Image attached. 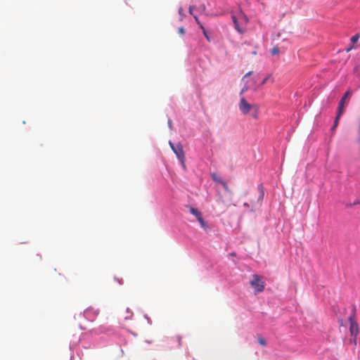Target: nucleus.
Segmentation results:
<instances>
[{"label": "nucleus", "instance_id": "obj_24", "mask_svg": "<svg viewBox=\"0 0 360 360\" xmlns=\"http://www.w3.org/2000/svg\"><path fill=\"white\" fill-rule=\"evenodd\" d=\"M189 11H190L191 13H192V11H193V7L192 6L189 7Z\"/></svg>", "mask_w": 360, "mask_h": 360}, {"label": "nucleus", "instance_id": "obj_30", "mask_svg": "<svg viewBox=\"0 0 360 360\" xmlns=\"http://www.w3.org/2000/svg\"><path fill=\"white\" fill-rule=\"evenodd\" d=\"M179 13H182V8L179 9Z\"/></svg>", "mask_w": 360, "mask_h": 360}, {"label": "nucleus", "instance_id": "obj_8", "mask_svg": "<svg viewBox=\"0 0 360 360\" xmlns=\"http://www.w3.org/2000/svg\"><path fill=\"white\" fill-rule=\"evenodd\" d=\"M189 211H190L191 214H192L193 215H194L196 217L197 220L198 219H200V217H202V213L196 208L190 207Z\"/></svg>", "mask_w": 360, "mask_h": 360}, {"label": "nucleus", "instance_id": "obj_22", "mask_svg": "<svg viewBox=\"0 0 360 360\" xmlns=\"http://www.w3.org/2000/svg\"><path fill=\"white\" fill-rule=\"evenodd\" d=\"M251 73H252V72H249L246 73L245 75V77L250 76L251 75Z\"/></svg>", "mask_w": 360, "mask_h": 360}, {"label": "nucleus", "instance_id": "obj_17", "mask_svg": "<svg viewBox=\"0 0 360 360\" xmlns=\"http://www.w3.org/2000/svg\"><path fill=\"white\" fill-rule=\"evenodd\" d=\"M271 78V75H267L262 81V84H264L269 79Z\"/></svg>", "mask_w": 360, "mask_h": 360}, {"label": "nucleus", "instance_id": "obj_3", "mask_svg": "<svg viewBox=\"0 0 360 360\" xmlns=\"http://www.w3.org/2000/svg\"><path fill=\"white\" fill-rule=\"evenodd\" d=\"M350 323L349 331L352 336H354V341H356V336L359 333V326L356 321L354 320V314L349 317Z\"/></svg>", "mask_w": 360, "mask_h": 360}, {"label": "nucleus", "instance_id": "obj_2", "mask_svg": "<svg viewBox=\"0 0 360 360\" xmlns=\"http://www.w3.org/2000/svg\"><path fill=\"white\" fill-rule=\"evenodd\" d=\"M169 144L174 151V153L177 156L178 159L182 162L184 163L185 156L183 148L181 144L174 145L171 141L169 142Z\"/></svg>", "mask_w": 360, "mask_h": 360}, {"label": "nucleus", "instance_id": "obj_23", "mask_svg": "<svg viewBox=\"0 0 360 360\" xmlns=\"http://www.w3.org/2000/svg\"><path fill=\"white\" fill-rule=\"evenodd\" d=\"M195 21L197 22V23L200 25V22L198 20V18L196 16L195 17Z\"/></svg>", "mask_w": 360, "mask_h": 360}, {"label": "nucleus", "instance_id": "obj_25", "mask_svg": "<svg viewBox=\"0 0 360 360\" xmlns=\"http://www.w3.org/2000/svg\"><path fill=\"white\" fill-rule=\"evenodd\" d=\"M181 338L180 337H178V341H179V345H181Z\"/></svg>", "mask_w": 360, "mask_h": 360}, {"label": "nucleus", "instance_id": "obj_1", "mask_svg": "<svg viewBox=\"0 0 360 360\" xmlns=\"http://www.w3.org/2000/svg\"><path fill=\"white\" fill-rule=\"evenodd\" d=\"M250 284L255 289L256 293L262 292L264 289V282L261 281L260 277L257 274L253 275Z\"/></svg>", "mask_w": 360, "mask_h": 360}, {"label": "nucleus", "instance_id": "obj_27", "mask_svg": "<svg viewBox=\"0 0 360 360\" xmlns=\"http://www.w3.org/2000/svg\"><path fill=\"white\" fill-rule=\"evenodd\" d=\"M200 29H202V31H203V29H205L202 25H200Z\"/></svg>", "mask_w": 360, "mask_h": 360}, {"label": "nucleus", "instance_id": "obj_12", "mask_svg": "<svg viewBox=\"0 0 360 360\" xmlns=\"http://www.w3.org/2000/svg\"><path fill=\"white\" fill-rule=\"evenodd\" d=\"M342 114H339V111H338V114H337V116L335 117V122H334V125L332 127V129H335V128L337 127L338 124V120Z\"/></svg>", "mask_w": 360, "mask_h": 360}, {"label": "nucleus", "instance_id": "obj_15", "mask_svg": "<svg viewBox=\"0 0 360 360\" xmlns=\"http://www.w3.org/2000/svg\"><path fill=\"white\" fill-rule=\"evenodd\" d=\"M279 53V48L278 47H274L271 50V54L272 55H277Z\"/></svg>", "mask_w": 360, "mask_h": 360}, {"label": "nucleus", "instance_id": "obj_26", "mask_svg": "<svg viewBox=\"0 0 360 360\" xmlns=\"http://www.w3.org/2000/svg\"><path fill=\"white\" fill-rule=\"evenodd\" d=\"M168 123H169V125L171 127V125H172V121H171L170 120H169Z\"/></svg>", "mask_w": 360, "mask_h": 360}, {"label": "nucleus", "instance_id": "obj_11", "mask_svg": "<svg viewBox=\"0 0 360 360\" xmlns=\"http://www.w3.org/2000/svg\"><path fill=\"white\" fill-rule=\"evenodd\" d=\"M220 184L223 186L224 190L228 192V193H231V190L229 187V186L227 185V184L223 180H220Z\"/></svg>", "mask_w": 360, "mask_h": 360}, {"label": "nucleus", "instance_id": "obj_10", "mask_svg": "<svg viewBox=\"0 0 360 360\" xmlns=\"http://www.w3.org/2000/svg\"><path fill=\"white\" fill-rule=\"evenodd\" d=\"M198 222L200 223V226L205 229V231H207L209 227H208V225L207 224V222L203 219L202 217H200V219H198Z\"/></svg>", "mask_w": 360, "mask_h": 360}, {"label": "nucleus", "instance_id": "obj_16", "mask_svg": "<svg viewBox=\"0 0 360 360\" xmlns=\"http://www.w3.org/2000/svg\"><path fill=\"white\" fill-rule=\"evenodd\" d=\"M212 178L213 181H214L215 182H218L220 184V180H221V179L220 178H218L216 174H213L212 175Z\"/></svg>", "mask_w": 360, "mask_h": 360}, {"label": "nucleus", "instance_id": "obj_4", "mask_svg": "<svg viewBox=\"0 0 360 360\" xmlns=\"http://www.w3.org/2000/svg\"><path fill=\"white\" fill-rule=\"evenodd\" d=\"M99 314V311L94 307H89L84 311V316L90 321H94Z\"/></svg>", "mask_w": 360, "mask_h": 360}, {"label": "nucleus", "instance_id": "obj_7", "mask_svg": "<svg viewBox=\"0 0 360 360\" xmlns=\"http://www.w3.org/2000/svg\"><path fill=\"white\" fill-rule=\"evenodd\" d=\"M350 95V91H347L345 92V95L342 96V98H341L340 103H339V106H338V111H339V114H342L343 111H344V104H345V101H346V98Z\"/></svg>", "mask_w": 360, "mask_h": 360}, {"label": "nucleus", "instance_id": "obj_6", "mask_svg": "<svg viewBox=\"0 0 360 360\" xmlns=\"http://www.w3.org/2000/svg\"><path fill=\"white\" fill-rule=\"evenodd\" d=\"M258 191H259V196H258L257 201V202L252 201V203L253 204L254 206L260 205L262 204V202L264 196V188H263L262 185L260 184L258 186Z\"/></svg>", "mask_w": 360, "mask_h": 360}, {"label": "nucleus", "instance_id": "obj_21", "mask_svg": "<svg viewBox=\"0 0 360 360\" xmlns=\"http://www.w3.org/2000/svg\"><path fill=\"white\" fill-rule=\"evenodd\" d=\"M240 13H241V15H243L244 19H245L246 21H248V18H247L246 15H244L241 11H240Z\"/></svg>", "mask_w": 360, "mask_h": 360}, {"label": "nucleus", "instance_id": "obj_20", "mask_svg": "<svg viewBox=\"0 0 360 360\" xmlns=\"http://www.w3.org/2000/svg\"><path fill=\"white\" fill-rule=\"evenodd\" d=\"M203 32V34H204L205 37H206V39H207L208 41H210V39L209 36L207 35V32H206L205 29H203V32Z\"/></svg>", "mask_w": 360, "mask_h": 360}, {"label": "nucleus", "instance_id": "obj_19", "mask_svg": "<svg viewBox=\"0 0 360 360\" xmlns=\"http://www.w3.org/2000/svg\"><path fill=\"white\" fill-rule=\"evenodd\" d=\"M179 33L181 34H184L185 33V31H184V27H179Z\"/></svg>", "mask_w": 360, "mask_h": 360}, {"label": "nucleus", "instance_id": "obj_5", "mask_svg": "<svg viewBox=\"0 0 360 360\" xmlns=\"http://www.w3.org/2000/svg\"><path fill=\"white\" fill-rule=\"evenodd\" d=\"M239 109L244 114L247 115L249 112L255 108V105H252L248 103L245 98H242L238 104Z\"/></svg>", "mask_w": 360, "mask_h": 360}, {"label": "nucleus", "instance_id": "obj_13", "mask_svg": "<svg viewBox=\"0 0 360 360\" xmlns=\"http://www.w3.org/2000/svg\"><path fill=\"white\" fill-rule=\"evenodd\" d=\"M258 342L260 345H262L263 347L266 346V345L265 339L263 338L262 337L258 338Z\"/></svg>", "mask_w": 360, "mask_h": 360}, {"label": "nucleus", "instance_id": "obj_29", "mask_svg": "<svg viewBox=\"0 0 360 360\" xmlns=\"http://www.w3.org/2000/svg\"><path fill=\"white\" fill-rule=\"evenodd\" d=\"M244 206L248 207V203H245Z\"/></svg>", "mask_w": 360, "mask_h": 360}, {"label": "nucleus", "instance_id": "obj_18", "mask_svg": "<svg viewBox=\"0 0 360 360\" xmlns=\"http://www.w3.org/2000/svg\"><path fill=\"white\" fill-rule=\"evenodd\" d=\"M255 111L254 113L252 114V116L255 118V119H257V108L255 106Z\"/></svg>", "mask_w": 360, "mask_h": 360}, {"label": "nucleus", "instance_id": "obj_9", "mask_svg": "<svg viewBox=\"0 0 360 360\" xmlns=\"http://www.w3.org/2000/svg\"><path fill=\"white\" fill-rule=\"evenodd\" d=\"M231 18L233 20V22L234 23V26H235V28L236 30L240 32V33H242L243 32V30L240 29V26H239V24H238V22L237 20V18L235 15H232L231 16Z\"/></svg>", "mask_w": 360, "mask_h": 360}, {"label": "nucleus", "instance_id": "obj_28", "mask_svg": "<svg viewBox=\"0 0 360 360\" xmlns=\"http://www.w3.org/2000/svg\"><path fill=\"white\" fill-rule=\"evenodd\" d=\"M352 49V47L348 48V49H347V51H349Z\"/></svg>", "mask_w": 360, "mask_h": 360}, {"label": "nucleus", "instance_id": "obj_14", "mask_svg": "<svg viewBox=\"0 0 360 360\" xmlns=\"http://www.w3.org/2000/svg\"><path fill=\"white\" fill-rule=\"evenodd\" d=\"M359 38V34H355L353 37H352L351 41H352V42H353L354 44L358 41Z\"/></svg>", "mask_w": 360, "mask_h": 360}]
</instances>
